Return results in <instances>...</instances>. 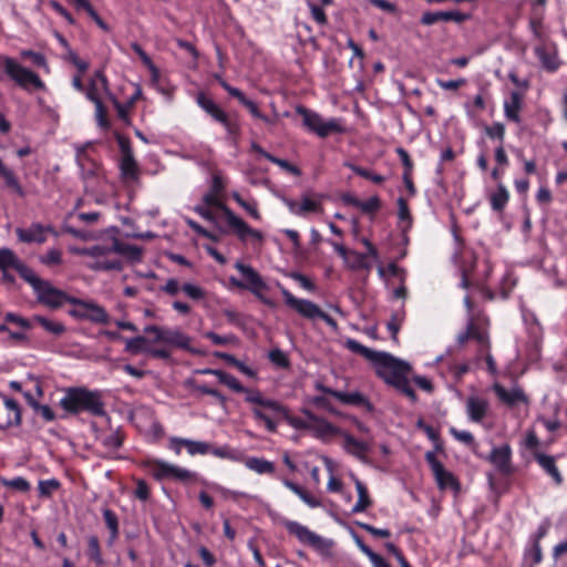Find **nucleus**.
Segmentation results:
<instances>
[{"label": "nucleus", "instance_id": "a18cd8bd", "mask_svg": "<svg viewBox=\"0 0 567 567\" xmlns=\"http://www.w3.org/2000/svg\"><path fill=\"white\" fill-rule=\"evenodd\" d=\"M19 258L14 255V252L8 248L0 249V269L8 270L9 268H16Z\"/></svg>", "mask_w": 567, "mask_h": 567}, {"label": "nucleus", "instance_id": "c756f323", "mask_svg": "<svg viewBox=\"0 0 567 567\" xmlns=\"http://www.w3.org/2000/svg\"><path fill=\"white\" fill-rule=\"evenodd\" d=\"M522 94L517 91L511 93V97L508 101L504 103V112L505 116L515 123L520 122L519 111L522 109Z\"/></svg>", "mask_w": 567, "mask_h": 567}, {"label": "nucleus", "instance_id": "bf43d9fd", "mask_svg": "<svg viewBox=\"0 0 567 567\" xmlns=\"http://www.w3.org/2000/svg\"><path fill=\"white\" fill-rule=\"evenodd\" d=\"M269 360L271 363L279 368H288L289 367V360L288 357L284 351L280 349H274L269 352Z\"/></svg>", "mask_w": 567, "mask_h": 567}, {"label": "nucleus", "instance_id": "dca6fc26", "mask_svg": "<svg viewBox=\"0 0 567 567\" xmlns=\"http://www.w3.org/2000/svg\"><path fill=\"white\" fill-rule=\"evenodd\" d=\"M21 422V410L18 402L7 396L0 400V430L17 426Z\"/></svg>", "mask_w": 567, "mask_h": 567}, {"label": "nucleus", "instance_id": "a878e982", "mask_svg": "<svg viewBox=\"0 0 567 567\" xmlns=\"http://www.w3.org/2000/svg\"><path fill=\"white\" fill-rule=\"evenodd\" d=\"M112 252H116L125 256L132 262H138L142 260L143 250L142 248L130 245L117 239H114L112 245Z\"/></svg>", "mask_w": 567, "mask_h": 567}, {"label": "nucleus", "instance_id": "a19ab883", "mask_svg": "<svg viewBox=\"0 0 567 567\" xmlns=\"http://www.w3.org/2000/svg\"><path fill=\"white\" fill-rule=\"evenodd\" d=\"M467 328L471 339L476 340L480 344H482L485 348V350H489V340L487 332L482 330L477 324H475L473 320H471L467 323Z\"/></svg>", "mask_w": 567, "mask_h": 567}, {"label": "nucleus", "instance_id": "680f3d73", "mask_svg": "<svg viewBox=\"0 0 567 567\" xmlns=\"http://www.w3.org/2000/svg\"><path fill=\"white\" fill-rule=\"evenodd\" d=\"M3 485L19 492H28L30 489V483L23 477H14L12 480H3Z\"/></svg>", "mask_w": 567, "mask_h": 567}, {"label": "nucleus", "instance_id": "e2e57ef3", "mask_svg": "<svg viewBox=\"0 0 567 567\" xmlns=\"http://www.w3.org/2000/svg\"><path fill=\"white\" fill-rule=\"evenodd\" d=\"M485 133L491 138L499 140L503 145L505 136V126L502 123H494L493 125L485 126Z\"/></svg>", "mask_w": 567, "mask_h": 567}, {"label": "nucleus", "instance_id": "423d86ee", "mask_svg": "<svg viewBox=\"0 0 567 567\" xmlns=\"http://www.w3.org/2000/svg\"><path fill=\"white\" fill-rule=\"evenodd\" d=\"M146 334L153 336L152 344H164L184 350H190V338L179 328H167L155 324H148L144 328Z\"/></svg>", "mask_w": 567, "mask_h": 567}, {"label": "nucleus", "instance_id": "2f4dec72", "mask_svg": "<svg viewBox=\"0 0 567 567\" xmlns=\"http://www.w3.org/2000/svg\"><path fill=\"white\" fill-rule=\"evenodd\" d=\"M334 398L338 399L343 404L358 405V406L363 405L368 410L372 409V405L369 402V400L360 392L347 393V392L339 391L338 393H334Z\"/></svg>", "mask_w": 567, "mask_h": 567}, {"label": "nucleus", "instance_id": "5701e85b", "mask_svg": "<svg viewBox=\"0 0 567 567\" xmlns=\"http://www.w3.org/2000/svg\"><path fill=\"white\" fill-rule=\"evenodd\" d=\"M488 410V402L480 396H468L466 400V412L473 422H481Z\"/></svg>", "mask_w": 567, "mask_h": 567}, {"label": "nucleus", "instance_id": "2eb2a0df", "mask_svg": "<svg viewBox=\"0 0 567 567\" xmlns=\"http://www.w3.org/2000/svg\"><path fill=\"white\" fill-rule=\"evenodd\" d=\"M282 296L285 299V303L289 308L297 311L301 317L310 320L318 319L321 309L315 302L307 299L296 298L291 292H289L286 289L282 290Z\"/></svg>", "mask_w": 567, "mask_h": 567}, {"label": "nucleus", "instance_id": "bb28decb", "mask_svg": "<svg viewBox=\"0 0 567 567\" xmlns=\"http://www.w3.org/2000/svg\"><path fill=\"white\" fill-rule=\"evenodd\" d=\"M535 460L540 465V467L551 476L554 482L557 485H560L563 483V477L556 466L555 457L550 455H546L543 453H536Z\"/></svg>", "mask_w": 567, "mask_h": 567}, {"label": "nucleus", "instance_id": "69168bd1", "mask_svg": "<svg viewBox=\"0 0 567 567\" xmlns=\"http://www.w3.org/2000/svg\"><path fill=\"white\" fill-rule=\"evenodd\" d=\"M33 411L37 415L41 416L45 422H51L55 420V413L49 405L34 403Z\"/></svg>", "mask_w": 567, "mask_h": 567}, {"label": "nucleus", "instance_id": "0eeeda50", "mask_svg": "<svg viewBox=\"0 0 567 567\" xmlns=\"http://www.w3.org/2000/svg\"><path fill=\"white\" fill-rule=\"evenodd\" d=\"M146 466L148 467L153 477L156 478L157 481L166 478L178 481L182 483H192L196 481L195 473L164 461H148L146 463Z\"/></svg>", "mask_w": 567, "mask_h": 567}, {"label": "nucleus", "instance_id": "f8f14e48", "mask_svg": "<svg viewBox=\"0 0 567 567\" xmlns=\"http://www.w3.org/2000/svg\"><path fill=\"white\" fill-rule=\"evenodd\" d=\"M235 268L241 274L246 282L239 281L235 278H231V282L237 287L248 289L254 295L260 297V291L267 288L261 276L251 266L243 262H236Z\"/></svg>", "mask_w": 567, "mask_h": 567}, {"label": "nucleus", "instance_id": "c03bdc74", "mask_svg": "<svg viewBox=\"0 0 567 567\" xmlns=\"http://www.w3.org/2000/svg\"><path fill=\"white\" fill-rule=\"evenodd\" d=\"M344 165L349 167L352 172H354L357 175L365 179H369L374 184H382L385 181V178L382 175L374 174L371 171L363 168L361 166H357L352 163H346Z\"/></svg>", "mask_w": 567, "mask_h": 567}, {"label": "nucleus", "instance_id": "f3484780", "mask_svg": "<svg viewBox=\"0 0 567 567\" xmlns=\"http://www.w3.org/2000/svg\"><path fill=\"white\" fill-rule=\"evenodd\" d=\"M120 147L122 152V158L120 163V169L122 177L125 181H137L140 175V169L137 163L134 158L131 145L128 141L120 138Z\"/></svg>", "mask_w": 567, "mask_h": 567}, {"label": "nucleus", "instance_id": "f03ea898", "mask_svg": "<svg viewBox=\"0 0 567 567\" xmlns=\"http://www.w3.org/2000/svg\"><path fill=\"white\" fill-rule=\"evenodd\" d=\"M249 400L255 402V406L251 408L254 419L257 422L264 423L266 429L271 433L277 431L280 419L286 420L296 429H309L310 426L301 419L290 416L288 409L279 401L259 396L257 393H255L252 398H249Z\"/></svg>", "mask_w": 567, "mask_h": 567}, {"label": "nucleus", "instance_id": "6e6d98bb", "mask_svg": "<svg viewBox=\"0 0 567 567\" xmlns=\"http://www.w3.org/2000/svg\"><path fill=\"white\" fill-rule=\"evenodd\" d=\"M90 269L99 271V270H121L122 262L120 260H105V261H95L89 265Z\"/></svg>", "mask_w": 567, "mask_h": 567}, {"label": "nucleus", "instance_id": "e433bc0d", "mask_svg": "<svg viewBox=\"0 0 567 567\" xmlns=\"http://www.w3.org/2000/svg\"><path fill=\"white\" fill-rule=\"evenodd\" d=\"M491 206L495 212H502L508 199L509 194L503 184H499L497 190L491 195Z\"/></svg>", "mask_w": 567, "mask_h": 567}, {"label": "nucleus", "instance_id": "cd10ccee", "mask_svg": "<svg viewBox=\"0 0 567 567\" xmlns=\"http://www.w3.org/2000/svg\"><path fill=\"white\" fill-rule=\"evenodd\" d=\"M0 177L4 181L6 186L14 192L18 196L24 197L25 193L23 187L21 186L18 177L14 172L9 168L2 159L0 158Z\"/></svg>", "mask_w": 567, "mask_h": 567}, {"label": "nucleus", "instance_id": "6e6552de", "mask_svg": "<svg viewBox=\"0 0 567 567\" xmlns=\"http://www.w3.org/2000/svg\"><path fill=\"white\" fill-rule=\"evenodd\" d=\"M70 303L75 308L69 310V315L79 320H89L94 323H107L109 315L103 307L93 302L73 297Z\"/></svg>", "mask_w": 567, "mask_h": 567}, {"label": "nucleus", "instance_id": "ea45409f", "mask_svg": "<svg viewBox=\"0 0 567 567\" xmlns=\"http://www.w3.org/2000/svg\"><path fill=\"white\" fill-rule=\"evenodd\" d=\"M175 443H183V446L186 447L187 452L190 455L196 454H207L210 451V445L206 442L193 441V440H183V441H174Z\"/></svg>", "mask_w": 567, "mask_h": 567}, {"label": "nucleus", "instance_id": "39448f33", "mask_svg": "<svg viewBox=\"0 0 567 567\" xmlns=\"http://www.w3.org/2000/svg\"><path fill=\"white\" fill-rule=\"evenodd\" d=\"M0 64L3 66L7 75L20 87L24 90H29L30 86L35 90L45 89L44 82L37 73L22 66L14 59L0 54Z\"/></svg>", "mask_w": 567, "mask_h": 567}, {"label": "nucleus", "instance_id": "4468645a", "mask_svg": "<svg viewBox=\"0 0 567 567\" xmlns=\"http://www.w3.org/2000/svg\"><path fill=\"white\" fill-rule=\"evenodd\" d=\"M202 374H212L217 377L218 381L225 385H227L230 390L237 393H245L246 394V402L251 403L255 405V402L250 401L249 398H252L255 393H257L259 396H262L259 390L254 389H247L240 384V382L231 374L218 370V369H203L199 371Z\"/></svg>", "mask_w": 567, "mask_h": 567}, {"label": "nucleus", "instance_id": "58836bf2", "mask_svg": "<svg viewBox=\"0 0 567 567\" xmlns=\"http://www.w3.org/2000/svg\"><path fill=\"white\" fill-rule=\"evenodd\" d=\"M151 340H148L145 337L138 336L132 339L126 340L125 344V351L137 354L141 352L147 353V350L150 349Z\"/></svg>", "mask_w": 567, "mask_h": 567}, {"label": "nucleus", "instance_id": "412c9836", "mask_svg": "<svg viewBox=\"0 0 567 567\" xmlns=\"http://www.w3.org/2000/svg\"><path fill=\"white\" fill-rule=\"evenodd\" d=\"M307 417L312 422L309 426L313 431L315 435L319 439H330L334 435L342 434V432L330 422L324 419L316 416L309 411H305Z\"/></svg>", "mask_w": 567, "mask_h": 567}, {"label": "nucleus", "instance_id": "20e7f679", "mask_svg": "<svg viewBox=\"0 0 567 567\" xmlns=\"http://www.w3.org/2000/svg\"><path fill=\"white\" fill-rule=\"evenodd\" d=\"M219 194L208 192L204 195V203L208 206L220 209L226 218L228 226L233 229L234 234L240 241H246L248 238L257 243L264 241V235L260 230L251 228L245 220L238 217L228 206H226L220 199Z\"/></svg>", "mask_w": 567, "mask_h": 567}, {"label": "nucleus", "instance_id": "393cba45", "mask_svg": "<svg viewBox=\"0 0 567 567\" xmlns=\"http://www.w3.org/2000/svg\"><path fill=\"white\" fill-rule=\"evenodd\" d=\"M217 79H218V82L221 85V87L225 91H227L229 95H231L233 97H236L245 107H247L252 116H255L256 118H258V116H261V113H260L257 104L254 101L247 99L245 96V94L239 89L229 85L221 78H217Z\"/></svg>", "mask_w": 567, "mask_h": 567}, {"label": "nucleus", "instance_id": "052dcab7", "mask_svg": "<svg viewBox=\"0 0 567 567\" xmlns=\"http://www.w3.org/2000/svg\"><path fill=\"white\" fill-rule=\"evenodd\" d=\"M182 291L193 300H200L205 297V291L200 287L189 282L182 286Z\"/></svg>", "mask_w": 567, "mask_h": 567}, {"label": "nucleus", "instance_id": "79ce46f5", "mask_svg": "<svg viewBox=\"0 0 567 567\" xmlns=\"http://www.w3.org/2000/svg\"><path fill=\"white\" fill-rule=\"evenodd\" d=\"M87 555L97 566L104 565L100 542L96 536H90L87 539Z\"/></svg>", "mask_w": 567, "mask_h": 567}, {"label": "nucleus", "instance_id": "13d9d810", "mask_svg": "<svg viewBox=\"0 0 567 567\" xmlns=\"http://www.w3.org/2000/svg\"><path fill=\"white\" fill-rule=\"evenodd\" d=\"M269 162L278 165L280 168H282L284 171L290 173L293 176H300L301 175V171L296 165L290 164L286 159H282V158H279V157H276V156L272 155V156H269Z\"/></svg>", "mask_w": 567, "mask_h": 567}, {"label": "nucleus", "instance_id": "c85d7f7f", "mask_svg": "<svg viewBox=\"0 0 567 567\" xmlns=\"http://www.w3.org/2000/svg\"><path fill=\"white\" fill-rule=\"evenodd\" d=\"M341 435L343 436L344 440L343 446L346 451L360 460H364L367 453L369 452V445L362 441L354 439L352 435L348 433L342 432Z\"/></svg>", "mask_w": 567, "mask_h": 567}, {"label": "nucleus", "instance_id": "c9c22d12", "mask_svg": "<svg viewBox=\"0 0 567 567\" xmlns=\"http://www.w3.org/2000/svg\"><path fill=\"white\" fill-rule=\"evenodd\" d=\"M33 320L53 336L59 337L65 332V326L60 321L50 320L42 316H34Z\"/></svg>", "mask_w": 567, "mask_h": 567}, {"label": "nucleus", "instance_id": "72a5a7b5", "mask_svg": "<svg viewBox=\"0 0 567 567\" xmlns=\"http://www.w3.org/2000/svg\"><path fill=\"white\" fill-rule=\"evenodd\" d=\"M20 277L24 279L33 289V291L41 285V282L44 279H41L37 274L28 267L25 264H23L21 260L18 262L17 267L14 268Z\"/></svg>", "mask_w": 567, "mask_h": 567}, {"label": "nucleus", "instance_id": "7ed1b4c3", "mask_svg": "<svg viewBox=\"0 0 567 567\" xmlns=\"http://www.w3.org/2000/svg\"><path fill=\"white\" fill-rule=\"evenodd\" d=\"M60 406L73 415L86 412L93 416H103L106 413L102 393L83 386L68 388L60 400Z\"/></svg>", "mask_w": 567, "mask_h": 567}, {"label": "nucleus", "instance_id": "ddd939ff", "mask_svg": "<svg viewBox=\"0 0 567 567\" xmlns=\"http://www.w3.org/2000/svg\"><path fill=\"white\" fill-rule=\"evenodd\" d=\"M202 374H212L217 377L218 381L225 385H227L230 390L237 393H245L246 394V402L251 403L255 405V402L250 401L249 398H252L255 393H257L259 396H262L259 390L254 389H247L240 384V382L231 374L218 370V369H203L199 371Z\"/></svg>", "mask_w": 567, "mask_h": 567}, {"label": "nucleus", "instance_id": "473e14b6", "mask_svg": "<svg viewBox=\"0 0 567 567\" xmlns=\"http://www.w3.org/2000/svg\"><path fill=\"white\" fill-rule=\"evenodd\" d=\"M355 488L358 492V501H357L355 505L353 506L352 512L353 513L364 512L372 504L369 493H368V489H367L365 485L359 480H355Z\"/></svg>", "mask_w": 567, "mask_h": 567}, {"label": "nucleus", "instance_id": "f704fd0d", "mask_svg": "<svg viewBox=\"0 0 567 567\" xmlns=\"http://www.w3.org/2000/svg\"><path fill=\"white\" fill-rule=\"evenodd\" d=\"M285 486H287L290 491H292L296 495H298L307 505L310 507H319L321 505L320 501L313 497L310 493L303 489L301 486L296 483L285 480Z\"/></svg>", "mask_w": 567, "mask_h": 567}, {"label": "nucleus", "instance_id": "338daca9", "mask_svg": "<svg viewBox=\"0 0 567 567\" xmlns=\"http://www.w3.org/2000/svg\"><path fill=\"white\" fill-rule=\"evenodd\" d=\"M308 7H309L312 19L318 24L326 25L328 23V18L321 7L317 6L313 2H308Z\"/></svg>", "mask_w": 567, "mask_h": 567}, {"label": "nucleus", "instance_id": "aec40b11", "mask_svg": "<svg viewBox=\"0 0 567 567\" xmlns=\"http://www.w3.org/2000/svg\"><path fill=\"white\" fill-rule=\"evenodd\" d=\"M53 231L52 227L43 226L39 223L31 224L28 228H17L16 234L18 239L27 244H43L47 240V233Z\"/></svg>", "mask_w": 567, "mask_h": 567}, {"label": "nucleus", "instance_id": "09e8293b", "mask_svg": "<svg viewBox=\"0 0 567 567\" xmlns=\"http://www.w3.org/2000/svg\"><path fill=\"white\" fill-rule=\"evenodd\" d=\"M535 53L545 69L549 71H555L558 68V62L556 58L548 54L545 48L537 47L535 49Z\"/></svg>", "mask_w": 567, "mask_h": 567}, {"label": "nucleus", "instance_id": "6ab92c4d", "mask_svg": "<svg viewBox=\"0 0 567 567\" xmlns=\"http://www.w3.org/2000/svg\"><path fill=\"white\" fill-rule=\"evenodd\" d=\"M284 526L290 534L295 535L302 544H307L315 548H320L322 546V538L316 533L311 532L308 527L299 524L298 522L286 520L284 522Z\"/></svg>", "mask_w": 567, "mask_h": 567}, {"label": "nucleus", "instance_id": "8fccbe9b", "mask_svg": "<svg viewBox=\"0 0 567 567\" xmlns=\"http://www.w3.org/2000/svg\"><path fill=\"white\" fill-rule=\"evenodd\" d=\"M124 440V434L121 431H113L103 439L104 446L117 450L122 446Z\"/></svg>", "mask_w": 567, "mask_h": 567}, {"label": "nucleus", "instance_id": "de8ad7c7", "mask_svg": "<svg viewBox=\"0 0 567 567\" xmlns=\"http://www.w3.org/2000/svg\"><path fill=\"white\" fill-rule=\"evenodd\" d=\"M351 269H370L371 265L367 261V255L357 251H350L348 261Z\"/></svg>", "mask_w": 567, "mask_h": 567}, {"label": "nucleus", "instance_id": "a211bd4d", "mask_svg": "<svg viewBox=\"0 0 567 567\" xmlns=\"http://www.w3.org/2000/svg\"><path fill=\"white\" fill-rule=\"evenodd\" d=\"M487 460L493 464L497 472L508 476L514 472L512 464V449L508 444L493 447Z\"/></svg>", "mask_w": 567, "mask_h": 567}, {"label": "nucleus", "instance_id": "5fc2aeb1", "mask_svg": "<svg viewBox=\"0 0 567 567\" xmlns=\"http://www.w3.org/2000/svg\"><path fill=\"white\" fill-rule=\"evenodd\" d=\"M450 433L452 436L457 440L458 442L473 447L475 445L474 436L471 432L467 431H460L455 427L450 429Z\"/></svg>", "mask_w": 567, "mask_h": 567}, {"label": "nucleus", "instance_id": "f257e3e1", "mask_svg": "<svg viewBox=\"0 0 567 567\" xmlns=\"http://www.w3.org/2000/svg\"><path fill=\"white\" fill-rule=\"evenodd\" d=\"M344 347L351 352L358 353L370 361L373 364L377 375L386 384L395 388L412 402L416 401V393L408 380V374L411 370V365L408 362L388 352L372 350L354 339H347Z\"/></svg>", "mask_w": 567, "mask_h": 567}, {"label": "nucleus", "instance_id": "864d4df0", "mask_svg": "<svg viewBox=\"0 0 567 567\" xmlns=\"http://www.w3.org/2000/svg\"><path fill=\"white\" fill-rule=\"evenodd\" d=\"M60 487L59 481L52 478L47 481H40L38 485L40 496L49 497L51 494Z\"/></svg>", "mask_w": 567, "mask_h": 567}, {"label": "nucleus", "instance_id": "4d7b16f0", "mask_svg": "<svg viewBox=\"0 0 567 567\" xmlns=\"http://www.w3.org/2000/svg\"><path fill=\"white\" fill-rule=\"evenodd\" d=\"M380 198L378 196H372L368 200H360V205L358 208H360L365 214H374L380 209Z\"/></svg>", "mask_w": 567, "mask_h": 567}, {"label": "nucleus", "instance_id": "9b49d317", "mask_svg": "<svg viewBox=\"0 0 567 567\" xmlns=\"http://www.w3.org/2000/svg\"><path fill=\"white\" fill-rule=\"evenodd\" d=\"M37 299L40 303L51 308L58 309L63 306L64 302L70 303V299L73 297L68 296L64 291L53 287V285L43 280L41 285L34 290Z\"/></svg>", "mask_w": 567, "mask_h": 567}, {"label": "nucleus", "instance_id": "0e129e2a", "mask_svg": "<svg viewBox=\"0 0 567 567\" xmlns=\"http://www.w3.org/2000/svg\"><path fill=\"white\" fill-rule=\"evenodd\" d=\"M206 339H209L214 344L225 346L236 341V337L233 334L219 336L213 331H208L204 334Z\"/></svg>", "mask_w": 567, "mask_h": 567}, {"label": "nucleus", "instance_id": "774afa93", "mask_svg": "<svg viewBox=\"0 0 567 567\" xmlns=\"http://www.w3.org/2000/svg\"><path fill=\"white\" fill-rule=\"evenodd\" d=\"M196 101H197L198 105L209 115L213 112H215L216 109L218 107V105L212 99H209L205 93H199L197 95Z\"/></svg>", "mask_w": 567, "mask_h": 567}, {"label": "nucleus", "instance_id": "37998d69", "mask_svg": "<svg viewBox=\"0 0 567 567\" xmlns=\"http://www.w3.org/2000/svg\"><path fill=\"white\" fill-rule=\"evenodd\" d=\"M103 517L107 528L111 532L110 543L114 542L118 536V520L117 516L110 508L103 511Z\"/></svg>", "mask_w": 567, "mask_h": 567}, {"label": "nucleus", "instance_id": "603ef678", "mask_svg": "<svg viewBox=\"0 0 567 567\" xmlns=\"http://www.w3.org/2000/svg\"><path fill=\"white\" fill-rule=\"evenodd\" d=\"M41 264L45 266H58L62 262V252L60 249L52 248L45 255L40 257Z\"/></svg>", "mask_w": 567, "mask_h": 567}, {"label": "nucleus", "instance_id": "7c9ffc66", "mask_svg": "<svg viewBox=\"0 0 567 567\" xmlns=\"http://www.w3.org/2000/svg\"><path fill=\"white\" fill-rule=\"evenodd\" d=\"M109 87V82L106 76L102 71H96L94 74V79L91 82L90 87L86 91V97L92 101L94 104H97L99 102H102L99 97L97 91L104 90L106 91Z\"/></svg>", "mask_w": 567, "mask_h": 567}, {"label": "nucleus", "instance_id": "9d476101", "mask_svg": "<svg viewBox=\"0 0 567 567\" xmlns=\"http://www.w3.org/2000/svg\"><path fill=\"white\" fill-rule=\"evenodd\" d=\"M299 113L302 115L303 125L320 137L341 131L336 120L324 121L319 114L306 109H300Z\"/></svg>", "mask_w": 567, "mask_h": 567}, {"label": "nucleus", "instance_id": "3c124183", "mask_svg": "<svg viewBox=\"0 0 567 567\" xmlns=\"http://www.w3.org/2000/svg\"><path fill=\"white\" fill-rule=\"evenodd\" d=\"M21 56L30 59L34 65L42 68L45 71H49V64L47 62L45 56L42 53L34 52L32 50H23L21 52Z\"/></svg>", "mask_w": 567, "mask_h": 567}, {"label": "nucleus", "instance_id": "4c0bfd02", "mask_svg": "<svg viewBox=\"0 0 567 567\" xmlns=\"http://www.w3.org/2000/svg\"><path fill=\"white\" fill-rule=\"evenodd\" d=\"M246 465L249 470L255 471L258 474H272L275 472L274 463L265 458H248Z\"/></svg>", "mask_w": 567, "mask_h": 567}, {"label": "nucleus", "instance_id": "49530a36", "mask_svg": "<svg viewBox=\"0 0 567 567\" xmlns=\"http://www.w3.org/2000/svg\"><path fill=\"white\" fill-rule=\"evenodd\" d=\"M404 310L392 313L391 319L386 323L388 330L391 332V337L394 341H398V333L404 320Z\"/></svg>", "mask_w": 567, "mask_h": 567}, {"label": "nucleus", "instance_id": "1a4fd4ad", "mask_svg": "<svg viewBox=\"0 0 567 567\" xmlns=\"http://www.w3.org/2000/svg\"><path fill=\"white\" fill-rule=\"evenodd\" d=\"M425 461L430 465L432 473L434 475V478L436 481V484L440 489H446L450 488L454 491L455 493H458L461 489V485L458 480L455 477V475L445 470L443 464L436 458L434 452H426L425 453Z\"/></svg>", "mask_w": 567, "mask_h": 567}, {"label": "nucleus", "instance_id": "b1692460", "mask_svg": "<svg viewBox=\"0 0 567 567\" xmlns=\"http://www.w3.org/2000/svg\"><path fill=\"white\" fill-rule=\"evenodd\" d=\"M493 389L497 398L508 406H514L519 402H527L524 391L519 388L506 390L504 386L495 384Z\"/></svg>", "mask_w": 567, "mask_h": 567}, {"label": "nucleus", "instance_id": "4be33fe9", "mask_svg": "<svg viewBox=\"0 0 567 567\" xmlns=\"http://www.w3.org/2000/svg\"><path fill=\"white\" fill-rule=\"evenodd\" d=\"M285 203L292 214L299 215V216H302V215H306L309 213H317L322 209L321 203L319 200L313 199L312 197L307 196V195L302 196L300 203H297L292 199H286Z\"/></svg>", "mask_w": 567, "mask_h": 567}]
</instances>
